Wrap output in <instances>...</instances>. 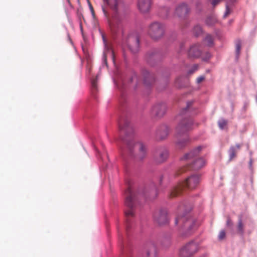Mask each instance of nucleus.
<instances>
[{
  "instance_id": "f8f14e48",
  "label": "nucleus",
  "mask_w": 257,
  "mask_h": 257,
  "mask_svg": "<svg viewBox=\"0 0 257 257\" xmlns=\"http://www.w3.org/2000/svg\"><path fill=\"white\" fill-rule=\"evenodd\" d=\"M154 220L160 225L166 224L168 222L167 210L165 209L156 210L154 214Z\"/></svg>"
},
{
  "instance_id": "72a5a7b5",
  "label": "nucleus",
  "mask_w": 257,
  "mask_h": 257,
  "mask_svg": "<svg viewBox=\"0 0 257 257\" xmlns=\"http://www.w3.org/2000/svg\"><path fill=\"white\" fill-rule=\"evenodd\" d=\"M205 79V77L204 76H200L198 77L196 79V83L199 84L202 82Z\"/></svg>"
},
{
  "instance_id": "423d86ee",
  "label": "nucleus",
  "mask_w": 257,
  "mask_h": 257,
  "mask_svg": "<svg viewBox=\"0 0 257 257\" xmlns=\"http://www.w3.org/2000/svg\"><path fill=\"white\" fill-rule=\"evenodd\" d=\"M125 205L128 208V209L124 211L126 217V227L127 230L130 227V218L134 215L133 211L134 202L136 197V193L133 191L130 183H128L127 188L125 192Z\"/></svg>"
},
{
  "instance_id": "cd10ccee",
  "label": "nucleus",
  "mask_w": 257,
  "mask_h": 257,
  "mask_svg": "<svg viewBox=\"0 0 257 257\" xmlns=\"http://www.w3.org/2000/svg\"><path fill=\"white\" fill-rule=\"evenodd\" d=\"M241 41L240 40H237L236 41V44H235V50H236V53L237 55H239V52H240V48H241Z\"/></svg>"
},
{
  "instance_id": "5701e85b",
  "label": "nucleus",
  "mask_w": 257,
  "mask_h": 257,
  "mask_svg": "<svg viewBox=\"0 0 257 257\" xmlns=\"http://www.w3.org/2000/svg\"><path fill=\"white\" fill-rule=\"evenodd\" d=\"M193 33L194 35L196 37L199 36L202 33V29L200 25L195 26L193 28Z\"/></svg>"
},
{
  "instance_id": "4be33fe9",
  "label": "nucleus",
  "mask_w": 257,
  "mask_h": 257,
  "mask_svg": "<svg viewBox=\"0 0 257 257\" xmlns=\"http://www.w3.org/2000/svg\"><path fill=\"white\" fill-rule=\"evenodd\" d=\"M204 43L208 46H211L213 44V39L210 35H207L204 39Z\"/></svg>"
},
{
  "instance_id": "e433bc0d",
  "label": "nucleus",
  "mask_w": 257,
  "mask_h": 257,
  "mask_svg": "<svg viewBox=\"0 0 257 257\" xmlns=\"http://www.w3.org/2000/svg\"><path fill=\"white\" fill-rule=\"evenodd\" d=\"M192 104V102H189L187 103V108H188Z\"/></svg>"
},
{
  "instance_id": "1a4fd4ad",
  "label": "nucleus",
  "mask_w": 257,
  "mask_h": 257,
  "mask_svg": "<svg viewBox=\"0 0 257 257\" xmlns=\"http://www.w3.org/2000/svg\"><path fill=\"white\" fill-rule=\"evenodd\" d=\"M168 151L165 148H160L155 150L153 159L156 164H160L165 162L168 157Z\"/></svg>"
},
{
  "instance_id": "bb28decb",
  "label": "nucleus",
  "mask_w": 257,
  "mask_h": 257,
  "mask_svg": "<svg viewBox=\"0 0 257 257\" xmlns=\"http://www.w3.org/2000/svg\"><path fill=\"white\" fill-rule=\"evenodd\" d=\"M97 78L91 81V87L93 93H94L97 91Z\"/></svg>"
},
{
  "instance_id": "4c0bfd02",
  "label": "nucleus",
  "mask_w": 257,
  "mask_h": 257,
  "mask_svg": "<svg viewBox=\"0 0 257 257\" xmlns=\"http://www.w3.org/2000/svg\"><path fill=\"white\" fill-rule=\"evenodd\" d=\"M163 176H161V178H160V184H162V181H163Z\"/></svg>"
},
{
  "instance_id": "f704fd0d",
  "label": "nucleus",
  "mask_w": 257,
  "mask_h": 257,
  "mask_svg": "<svg viewBox=\"0 0 257 257\" xmlns=\"http://www.w3.org/2000/svg\"><path fill=\"white\" fill-rule=\"evenodd\" d=\"M209 1L211 2L212 5L213 7H215L220 2L221 0H209Z\"/></svg>"
},
{
  "instance_id": "aec40b11",
  "label": "nucleus",
  "mask_w": 257,
  "mask_h": 257,
  "mask_svg": "<svg viewBox=\"0 0 257 257\" xmlns=\"http://www.w3.org/2000/svg\"><path fill=\"white\" fill-rule=\"evenodd\" d=\"M237 233L240 235H243L244 233V224L242 222L241 217L238 218L237 225Z\"/></svg>"
},
{
  "instance_id": "9d476101",
  "label": "nucleus",
  "mask_w": 257,
  "mask_h": 257,
  "mask_svg": "<svg viewBox=\"0 0 257 257\" xmlns=\"http://www.w3.org/2000/svg\"><path fill=\"white\" fill-rule=\"evenodd\" d=\"M198 250V245L194 242L186 244L180 251L181 257H190Z\"/></svg>"
},
{
  "instance_id": "4468645a",
  "label": "nucleus",
  "mask_w": 257,
  "mask_h": 257,
  "mask_svg": "<svg viewBox=\"0 0 257 257\" xmlns=\"http://www.w3.org/2000/svg\"><path fill=\"white\" fill-rule=\"evenodd\" d=\"M151 0H138V8L142 13H148L151 10Z\"/></svg>"
},
{
  "instance_id": "9b49d317",
  "label": "nucleus",
  "mask_w": 257,
  "mask_h": 257,
  "mask_svg": "<svg viewBox=\"0 0 257 257\" xmlns=\"http://www.w3.org/2000/svg\"><path fill=\"white\" fill-rule=\"evenodd\" d=\"M139 38L136 34L130 35L124 43L133 53L137 52L139 48Z\"/></svg>"
},
{
  "instance_id": "a211bd4d",
  "label": "nucleus",
  "mask_w": 257,
  "mask_h": 257,
  "mask_svg": "<svg viewBox=\"0 0 257 257\" xmlns=\"http://www.w3.org/2000/svg\"><path fill=\"white\" fill-rule=\"evenodd\" d=\"M144 79V83L146 85L151 84L154 81V77L153 74H151L147 70H144L142 72Z\"/></svg>"
},
{
  "instance_id": "c9c22d12",
  "label": "nucleus",
  "mask_w": 257,
  "mask_h": 257,
  "mask_svg": "<svg viewBox=\"0 0 257 257\" xmlns=\"http://www.w3.org/2000/svg\"><path fill=\"white\" fill-rule=\"evenodd\" d=\"M226 224L227 226H231L232 225V222L230 218H228L226 221Z\"/></svg>"
},
{
  "instance_id": "79ce46f5",
  "label": "nucleus",
  "mask_w": 257,
  "mask_h": 257,
  "mask_svg": "<svg viewBox=\"0 0 257 257\" xmlns=\"http://www.w3.org/2000/svg\"><path fill=\"white\" fill-rule=\"evenodd\" d=\"M179 80V79H177L176 80V84H177V83L178 82Z\"/></svg>"
},
{
  "instance_id": "37998d69",
  "label": "nucleus",
  "mask_w": 257,
  "mask_h": 257,
  "mask_svg": "<svg viewBox=\"0 0 257 257\" xmlns=\"http://www.w3.org/2000/svg\"><path fill=\"white\" fill-rule=\"evenodd\" d=\"M91 11H92V13L93 14L94 11H93V10L92 8L91 7Z\"/></svg>"
},
{
  "instance_id": "f257e3e1",
  "label": "nucleus",
  "mask_w": 257,
  "mask_h": 257,
  "mask_svg": "<svg viewBox=\"0 0 257 257\" xmlns=\"http://www.w3.org/2000/svg\"><path fill=\"white\" fill-rule=\"evenodd\" d=\"M103 1L110 7L112 11L111 17H109L106 10L102 7L103 12L107 19L109 30L112 35H116L122 30V19L118 13L122 4L118 0Z\"/></svg>"
},
{
  "instance_id": "412c9836",
  "label": "nucleus",
  "mask_w": 257,
  "mask_h": 257,
  "mask_svg": "<svg viewBox=\"0 0 257 257\" xmlns=\"http://www.w3.org/2000/svg\"><path fill=\"white\" fill-rule=\"evenodd\" d=\"M147 257H156L157 249L154 245H150L147 250Z\"/></svg>"
},
{
  "instance_id": "7ed1b4c3",
  "label": "nucleus",
  "mask_w": 257,
  "mask_h": 257,
  "mask_svg": "<svg viewBox=\"0 0 257 257\" xmlns=\"http://www.w3.org/2000/svg\"><path fill=\"white\" fill-rule=\"evenodd\" d=\"M201 149V147H198L183 156L182 160L191 161L192 164L188 163L186 165L180 168L176 173V176H179L187 170H198L204 166L205 165L204 159L202 158H197Z\"/></svg>"
},
{
  "instance_id": "c85d7f7f",
  "label": "nucleus",
  "mask_w": 257,
  "mask_h": 257,
  "mask_svg": "<svg viewBox=\"0 0 257 257\" xmlns=\"http://www.w3.org/2000/svg\"><path fill=\"white\" fill-rule=\"evenodd\" d=\"M219 127L221 129H223L227 124V121L224 119H220L218 122Z\"/></svg>"
},
{
  "instance_id": "ddd939ff",
  "label": "nucleus",
  "mask_w": 257,
  "mask_h": 257,
  "mask_svg": "<svg viewBox=\"0 0 257 257\" xmlns=\"http://www.w3.org/2000/svg\"><path fill=\"white\" fill-rule=\"evenodd\" d=\"M166 105L165 103L156 104L152 108L151 115L156 118L161 117L166 113Z\"/></svg>"
},
{
  "instance_id": "473e14b6",
  "label": "nucleus",
  "mask_w": 257,
  "mask_h": 257,
  "mask_svg": "<svg viewBox=\"0 0 257 257\" xmlns=\"http://www.w3.org/2000/svg\"><path fill=\"white\" fill-rule=\"evenodd\" d=\"M230 10L229 9V6H228V4H227L226 5V11H225V13L224 15V18H226L227 17L228 15L230 14Z\"/></svg>"
},
{
  "instance_id": "2f4dec72",
  "label": "nucleus",
  "mask_w": 257,
  "mask_h": 257,
  "mask_svg": "<svg viewBox=\"0 0 257 257\" xmlns=\"http://www.w3.org/2000/svg\"><path fill=\"white\" fill-rule=\"evenodd\" d=\"M197 69H198L197 65L193 66L192 68L189 71L188 74L190 75V74L193 73L195 71H196L197 70Z\"/></svg>"
},
{
  "instance_id": "ea45409f",
  "label": "nucleus",
  "mask_w": 257,
  "mask_h": 257,
  "mask_svg": "<svg viewBox=\"0 0 257 257\" xmlns=\"http://www.w3.org/2000/svg\"><path fill=\"white\" fill-rule=\"evenodd\" d=\"M137 79V76H134V77H133L131 79V81L133 80V79Z\"/></svg>"
},
{
  "instance_id": "39448f33",
  "label": "nucleus",
  "mask_w": 257,
  "mask_h": 257,
  "mask_svg": "<svg viewBox=\"0 0 257 257\" xmlns=\"http://www.w3.org/2000/svg\"><path fill=\"white\" fill-rule=\"evenodd\" d=\"M199 176L196 175H191L187 178L184 182L174 187L171 190L169 197H175L181 194L184 189L192 190L195 188L199 184Z\"/></svg>"
},
{
  "instance_id": "b1692460",
  "label": "nucleus",
  "mask_w": 257,
  "mask_h": 257,
  "mask_svg": "<svg viewBox=\"0 0 257 257\" xmlns=\"http://www.w3.org/2000/svg\"><path fill=\"white\" fill-rule=\"evenodd\" d=\"M217 22V19L215 16H210L207 18L206 23L209 26H212L215 24Z\"/></svg>"
},
{
  "instance_id": "6ab92c4d",
  "label": "nucleus",
  "mask_w": 257,
  "mask_h": 257,
  "mask_svg": "<svg viewBox=\"0 0 257 257\" xmlns=\"http://www.w3.org/2000/svg\"><path fill=\"white\" fill-rule=\"evenodd\" d=\"M241 146L239 144H236L235 146H231L229 151V160L231 161L235 158L238 150L240 149Z\"/></svg>"
},
{
  "instance_id": "a19ab883",
  "label": "nucleus",
  "mask_w": 257,
  "mask_h": 257,
  "mask_svg": "<svg viewBox=\"0 0 257 257\" xmlns=\"http://www.w3.org/2000/svg\"><path fill=\"white\" fill-rule=\"evenodd\" d=\"M234 1H235V0H230L229 3H233V2H234Z\"/></svg>"
},
{
  "instance_id": "0eeeda50",
  "label": "nucleus",
  "mask_w": 257,
  "mask_h": 257,
  "mask_svg": "<svg viewBox=\"0 0 257 257\" xmlns=\"http://www.w3.org/2000/svg\"><path fill=\"white\" fill-rule=\"evenodd\" d=\"M165 30V27L163 24L154 22L149 25L148 34L152 39L156 41L163 37Z\"/></svg>"
},
{
  "instance_id": "a878e982",
  "label": "nucleus",
  "mask_w": 257,
  "mask_h": 257,
  "mask_svg": "<svg viewBox=\"0 0 257 257\" xmlns=\"http://www.w3.org/2000/svg\"><path fill=\"white\" fill-rule=\"evenodd\" d=\"M129 122L127 120H121L119 122V128L121 130H125L126 127H128Z\"/></svg>"
},
{
  "instance_id": "58836bf2",
  "label": "nucleus",
  "mask_w": 257,
  "mask_h": 257,
  "mask_svg": "<svg viewBox=\"0 0 257 257\" xmlns=\"http://www.w3.org/2000/svg\"><path fill=\"white\" fill-rule=\"evenodd\" d=\"M102 37H103V42H104V43L105 44V47H106V44H105L106 42H105V38H104V36H103Z\"/></svg>"
},
{
  "instance_id": "6e6552de",
  "label": "nucleus",
  "mask_w": 257,
  "mask_h": 257,
  "mask_svg": "<svg viewBox=\"0 0 257 257\" xmlns=\"http://www.w3.org/2000/svg\"><path fill=\"white\" fill-rule=\"evenodd\" d=\"M175 224L182 225L184 228L191 231L195 228V222L186 214L183 216H178L175 219Z\"/></svg>"
},
{
  "instance_id": "dca6fc26",
  "label": "nucleus",
  "mask_w": 257,
  "mask_h": 257,
  "mask_svg": "<svg viewBox=\"0 0 257 257\" xmlns=\"http://www.w3.org/2000/svg\"><path fill=\"white\" fill-rule=\"evenodd\" d=\"M189 11L186 4L182 3L179 5L175 10V15L180 18H184L187 15Z\"/></svg>"
},
{
  "instance_id": "20e7f679",
  "label": "nucleus",
  "mask_w": 257,
  "mask_h": 257,
  "mask_svg": "<svg viewBox=\"0 0 257 257\" xmlns=\"http://www.w3.org/2000/svg\"><path fill=\"white\" fill-rule=\"evenodd\" d=\"M193 121L190 118H184L178 124L176 127V145L178 148L184 147L190 142L186 133L192 128Z\"/></svg>"
},
{
  "instance_id": "f3484780",
  "label": "nucleus",
  "mask_w": 257,
  "mask_h": 257,
  "mask_svg": "<svg viewBox=\"0 0 257 257\" xmlns=\"http://www.w3.org/2000/svg\"><path fill=\"white\" fill-rule=\"evenodd\" d=\"M201 50L199 48V46L198 45H194L192 46L189 51H188V56L190 58H198L201 55Z\"/></svg>"
},
{
  "instance_id": "7c9ffc66",
  "label": "nucleus",
  "mask_w": 257,
  "mask_h": 257,
  "mask_svg": "<svg viewBox=\"0 0 257 257\" xmlns=\"http://www.w3.org/2000/svg\"><path fill=\"white\" fill-rule=\"evenodd\" d=\"M156 55V53L154 51L148 52L147 54V57L148 61H149V59H151L152 57H155Z\"/></svg>"
},
{
  "instance_id": "2eb2a0df",
  "label": "nucleus",
  "mask_w": 257,
  "mask_h": 257,
  "mask_svg": "<svg viewBox=\"0 0 257 257\" xmlns=\"http://www.w3.org/2000/svg\"><path fill=\"white\" fill-rule=\"evenodd\" d=\"M170 129L166 125H162L159 127L156 131V138L158 140H163L167 138Z\"/></svg>"
},
{
  "instance_id": "393cba45",
  "label": "nucleus",
  "mask_w": 257,
  "mask_h": 257,
  "mask_svg": "<svg viewBox=\"0 0 257 257\" xmlns=\"http://www.w3.org/2000/svg\"><path fill=\"white\" fill-rule=\"evenodd\" d=\"M110 55L112 58V59H114V54L113 51L111 49H108L107 50V52H104L103 56V61L105 63V64H107V61H106V57L107 55Z\"/></svg>"
},
{
  "instance_id": "c756f323",
  "label": "nucleus",
  "mask_w": 257,
  "mask_h": 257,
  "mask_svg": "<svg viewBox=\"0 0 257 257\" xmlns=\"http://www.w3.org/2000/svg\"><path fill=\"white\" fill-rule=\"evenodd\" d=\"M226 235V233L224 230H222L220 231L218 235V238L219 240H222L225 238Z\"/></svg>"
},
{
  "instance_id": "f03ea898",
  "label": "nucleus",
  "mask_w": 257,
  "mask_h": 257,
  "mask_svg": "<svg viewBox=\"0 0 257 257\" xmlns=\"http://www.w3.org/2000/svg\"><path fill=\"white\" fill-rule=\"evenodd\" d=\"M125 145L124 153H128L134 155L139 160H143L147 154V148L141 142H136L133 136L125 138L123 140Z\"/></svg>"
}]
</instances>
